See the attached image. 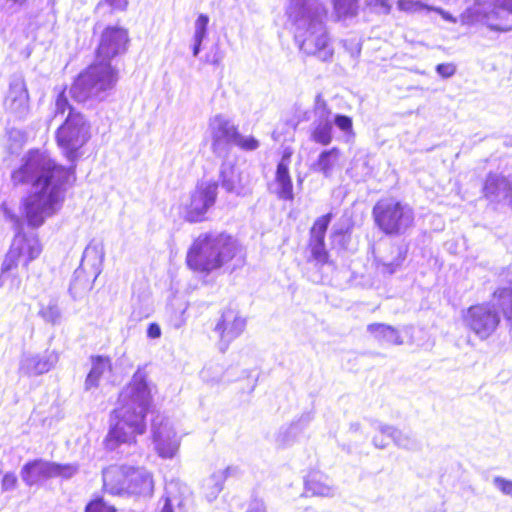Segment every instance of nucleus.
<instances>
[{
    "label": "nucleus",
    "instance_id": "nucleus-41",
    "mask_svg": "<svg viewBox=\"0 0 512 512\" xmlns=\"http://www.w3.org/2000/svg\"><path fill=\"white\" fill-rule=\"evenodd\" d=\"M351 170L354 173L353 176L357 177L359 180H364L372 173V168L369 166L366 157H360L355 159Z\"/></svg>",
    "mask_w": 512,
    "mask_h": 512
},
{
    "label": "nucleus",
    "instance_id": "nucleus-39",
    "mask_svg": "<svg viewBox=\"0 0 512 512\" xmlns=\"http://www.w3.org/2000/svg\"><path fill=\"white\" fill-rule=\"evenodd\" d=\"M392 253L396 255L393 261L383 262L382 266L384 272L393 274L397 268L402 264L406 257V250L402 246L393 247Z\"/></svg>",
    "mask_w": 512,
    "mask_h": 512
},
{
    "label": "nucleus",
    "instance_id": "nucleus-31",
    "mask_svg": "<svg viewBox=\"0 0 512 512\" xmlns=\"http://www.w3.org/2000/svg\"><path fill=\"white\" fill-rule=\"evenodd\" d=\"M277 195L282 200L292 201L294 198L293 185L288 165L281 160L276 169Z\"/></svg>",
    "mask_w": 512,
    "mask_h": 512
},
{
    "label": "nucleus",
    "instance_id": "nucleus-20",
    "mask_svg": "<svg viewBox=\"0 0 512 512\" xmlns=\"http://www.w3.org/2000/svg\"><path fill=\"white\" fill-rule=\"evenodd\" d=\"M14 250L15 255L21 259L24 267L38 258L42 252V246L36 236H27L18 232L10 246Z\"/></svg>",
    "mask_w": 512,
    "mask_h": 512
},
{
    "label": "nucleus",
    "instance_id": "nucleus-28",
    "mask_svg": "<svg viewBox=\"0 0 512 512\" xmlns=\"http://www.w3.org/2000/svg\"><path fill=\"white\" fill-rule=\"evenodd\" d=\"M21 259L18 258L14 250L9 248L0 268V288L4 287L8 282L11 286H18L20 279L18 278L17 269Z\"/></svg>",
    "mask_w": 512,
    "mask_h": 512
},
{
    "label": "nucleus",
    "instance_id": "nucleus-23",
    "mask_svg": "<svg viewBox=\"0 0 512 512\" xmlns=\"http://www.w3.org/2000/svg\"><path fill=\"white\" fill-rule=\"evenodd\" d=\"M56 463L42 459L27 462L21 469V478L28 486L37 484L41 479L54 477L57 472Z\"/></svg>",
    "mask_w": 512,
    "mask_h": 512
},
{
    "label": "nucleus",
    "instance_id": "nucleus-40",
    "mask_svg": "<svg viewBox=\"0 0 512 512\" xmlns=\"http://www.w3.org/2000/svg\"><path fill=\"white\" fill-rule=\"evenodd\" d=\"M177 485V483L170 482L166 486V496L164 497V503L160 512H174V506L181 504L179 498L173 494V490Z\"/></svg>",
    "mask_w": 512,
    "mask_h": 512
},
{
    "label": "nucleus",
    "instance_id": "nucleus-47",
    "mask_svg": "<svg viewBox=\"0 0 512 512\" xmlns=\"http://www.w3.org/2000/svg\"><path fill=\"white\" fill-rule=\"evenodd\" d=\"M367 7L371 9V11L377 14H389L391 11V5L388 0H366L365 1Z\"/></svg>",
    "mask_w": 512,
    "mask_h": 512
},
{
    "label": "nucleus",
    "instance_id": "nucleus-63",
    "mask_svg": "<svg viewBox=\"0 0 512 512\" xmlns=\"http://www.w3.org/2000/svg\"><path fill=\"white\" fill-rule=\"evenodd\" d=\"M351 429H354L355 431L359 429V424L355 423L351 425Z\"/></svg>",
    "mask_w": 512,
    "mask_h": 512
},
{
    "label": "nucleus",
    "instance_id": "nucleus-6",
    "mask_svg": "<svg viewBox=\"0 0 512 512\" xmlns=\"http://www.w3.org/2000/svg\"><path fill=\"white\" fill-rule=\"evenodd\" d=\"M463 25L482 23L490 30L508 32L512 30V0H475L460 15Z\"/></svg>",
    "mask_w": 512,
    "mask_h": 512
},
{
    "label": "nucleus",
    "instance_id": "nucleus-17",
    "mask_svg": "<svg viewBox=\"0 0 512 512\" xmlns=\"http://www.w3.org/2000/svg\"><path fill=\"white\" fill-rule=\"evenodd\" d=\"M246 327V320L239 312L228 308L222 312L221 318L215 326V332L219 335V349L225 352L229 344L238 338Z\"/></svg>",
    "mask_w": 512,
    "mask_h": 512
},
{
    "label": "nucleus",
    "instance_id": "nucleus-12",
    "mask_svg": "<svg viewBox=\"0 0 512 512\" xmlns=\"http://www.w3.org/2000/svg\"><path fill=\"white\" fill-rule=\"evenodd\" d=\"M129 42L128 31L118 26H108L101 33L96 50V59L111 63L118 55L125 53Z\"/></svg>",
    "mask_w": 512,
    "mask_h": 512
},
{
    "label": "nucleus",
    "instance_id": "nucleus-38",
    "mask_svg": "<svg viewBox=\"0 0 512 512\" xmlns=\"http://www.w3.org/2000/svg\"><path fill=\"white\" fill-rule=\"evenodd\" d=\"M397 8L406 13H418L424 10L427 12L431 11V6L420 0H398Z\"/></svg>",
    "mask_w": 512,
    "mask_h": 512
},
{
    "label": "nucleus",
    "instance_id": "nucleus-14",
    "mask_svg": "<svg viewBox=\"0 0 512 512\" xmlns=\"http://www.w3.org/2000/svg\"><path fill=\"white\" fill-rule=\"evenodd\" d=\"M209 127L213 152L218 156L227 154L239 134L237 126L227 116L218 114L210 120Z\"/></svg>",
    "mask_w": 512,
    "mask_h": 512
},
{
    "label": "nucleus",
    "instance_id": "nucleus-60",
    "mask_svg": "<svg viewBox=\"0 0 512 512\" xmlns=\"http://www.w3.org/2000/svg\"><path fill=\"white\" fill-rule=\"evenodd\" d=\"M5 216L7 219H9L11 222L14 223L16 228L19 227L20 221H19V218L17 215H15L14 213H12L8 210H5Z\"/></svg>",
    "mask_w": 512,
    "mask_h": 512
},
{
    "label": "nucleus",
    "instance_id": "nucleus-33",
    "mask_svg": "<svg viewBox=\"0 0 512 512\" xmlns=\"http://www.w3.org/2000/svg\"><path fill=\"white\" fill-rule=\"evenodd\" d=\"M494 298L502 309L505 318L512 325V287L499 288L494 292Z\"/></svg>",
    "mask_w": 512,
    "mask_h": 512
},
{
    "label": "nucleus",
    "instance_id": "nucleus-61",
    "mask_svg": "<svg viewBox=\"0 0 512 512\" xmlns=\"http://www.w3.org/2000/svg\"><path fill=\"white\" fill-rule=\"evenodd\" d=\"M203 41L193 40L192 52L193 56L197 57L201 51V45Z\"/></svg>",
    "mask_w": 512,
    "mask_h": 512
},
{
    "label": "nucleus",
    "instance_id": "nucleus-57",
    "mask_svg": "<svg viewBox=\"0 0 512 512\" xmlns=\"http://www.w3.org/2000/svg\"><path fill=\"white\" fill-rule=\"evenodd\" d=\"M106 2L116 10H125L127 7V0H106Z\"/></svg>",
    "mask_w": 512,
    "mask_h": 512
},
{
    "label": "nucleus",
    "instance_id": "nucleus-3",
    "mask_svg": "<svg viewBox=\"0 0 512 512\" xmlns=\"http://www.w3.org/2000/svg\"><path fill=\"white\" fill-rule=\"evenodd\" d=\"M288 11L299 49L321 61H330L334 49L323 21L326 16L323 4L319 0H289Z\"/></svg>",
    "mask_w": 512,
    "mask_h": 512
},
{
    "label": "nucleus",
    "instance_id": "nucleus-53",
    "mask_svg": "<svg viewBox=\"0 0 512 512\" xmlns=\"http://www.w3.org/2000/svg\"><path fill=\"white\" fill-rule=\"evenodd\" d=\"M57 472L55 473V476H63L65 478L72 477L77 472V466L74 465H60L56 464Z\"/></svg>",
    "mask_w": 512,
    "mask_h": 512
},
{
    "label": "nucleus",
    "instance_id": "nucleus-22",
    "mask_svg": "<svg viewBox=\"0 0 512 512\" xmlns=\"http://www.w3.org/2000/svg\"><path fill=\"white\" fill-rule=\"evenodd\" d=\"M483 193L491 202L512 198V180L500 174L490 173L485 180Z\"/></svg>",
    "mask_w": 512,
    "mask_h": 512
},
{
    "label": "nucleus",
    "instance_id": "nucleus-56",
    "mask_svg": "<svg viewBox=\"0 0 512 512\" xmlns=\"http://www.w3.org/2000/svg\"><path fill=\"white\" fill-rule=\"evenodd\" d=\"M147 336L151 339H157L161 336V328L157 323H150L147 328Z\"/></svg>",
    "mask_w": 512,
    "mask_h": 512
},
{
    "label": "nucleus",
    "instance_id": "nucleus-4",
    "mask_svg": "<svg viewBox=\"0 0 512 512\" xmlns=\"http://www.w3.org/2000/svg\"><path fill=\"white\" fill-rule=\"evenodd\" d=\"M241 252V245L232 235L206 232L193 241L186 262L190 269L208 274L222 268Z\"/></svg>",
    "mask_w": 512,
    "mask_h": 512
},
{
    "label": "nucleus",
    "instance_id": "nucleus-29",
    "mask_svg": "<svg viewBox=\"0 0 512 512\" xmlns=\"http://www.w3.org/2000/svg\"><path fill=\"white\" fill-rule=\"evenodd\" d=\"M340 154V150L337 147L323 150L319 154L317 160L313 163V170L321 173L326 178L331 177L333 170L340 159Z\"/></svg>",
    "mask_w": 512,
    "mask_h": 512
},
{
    "label": "nucleus",
    "instance_id": "nucleus-7",
    "mask_svg": "<svg viewBox=\"0 0 512 512\" xmlns=\"http://www.w3.org/2000/svg\"><path fill=\"white\" fill-rule=\"evenodd\" d=\"M376 226L386 235L404 234L414 222V211L395 198L380 199L373 207Z\"/></svg>",
    "mask_w": 512,
    "mask_h": 512
},
{
    "label": "nucleus",
    "instance_id": "nucleus-5",
    "mask_svg": "<svg viewBox=\"0 0 512 512\" xmlns=\"http://www.w3.org/2000/svg\"><path fill=\"white\" fill-rule=\"evenodd\" d=\"M117 81L118 70L109 62L95 59L76 77L70 88V94L79 103L100 102L109 96Z\"/></svg>",
    "mask_w": 512,
    "mask_h": 512
},
{
    "label": "nucleus",
    "instance_id": "nucleus-62",
    "mask_svg": "<svg viewBox=\"0 0 512 512\" xmlns=\"http://www.w3.org/2000/svg\"><path fill=\"white\" fill-rule=\"evenodd\" d=\"M360 52H361V47L359 45H357L356 51H355V53H353V55L358 56L360 54Z\"/></svg>",
    "mask_w": 512,
    "mask_h": 512
},
{
    "label": "nucleus",
    "instance_id": "nucleus-11",
    "mask_svg": "<svg viewBox=\"0 0 512 512\" xmlns=\"http://www.w3.org/2000/svg\"><path fill=\"white\" fill-rule=\"evenodd\" d=\"M313 113L314 118L309 128L310 140L327 146L333 140L332 111L321 94L315 97Z\"/></svg>",
    "mask_w": 512,
    "mask_h": 512
},
{
    "label": "nucleus",
    "instance_id": "nucleus-37",
    "mask_svg": "<svg viewBox=\"0 0 512 512\" xmlns=\"http://www.w3.org/2000/svg\"><path fill=\"white\" fill-rule=\"evenodd\" d=\"M223 484L222 481H217L216 478H214V473L205 480L203 489L205 497L209 502H212L218 497L223 490Z\"/></svg>",
    "mask_w": 512,
    "mask_h": 512
},
{
    "label": "nucleus",
    "instance_id": "nucleus-32",
    "mask_svg": "<svg viewBox=\"0 0 512 512\" xmlns=\"http://www.w3.org/2000/svg\"><path fill=\"white\" fill-rule=\"evenodd\" d=\"M38 315L46 322L52 325L60 324L62 312L57 299H50L48 302L40 303Z\"/></svg>",
    "mask_w": 512,
    "mask_h": 512
},
{
    "label": "nucleus",
    "instance_id": "nucleus-21",
    "mask_svg": "<svg viewBox=\"0 0 512 512\" xmlns=\"http://www.w3.org/2000/svg\"><path fill=\"white\" fill-rule=\"evenodd\" d=\"M129 466L111 465L102 472L103 486L112 495L126 493L129 479Z\"/></svg>",
    "mask_w": 512,
    "mask_h": 512
},
{
    "label": "nucleus",
    "instance_id": "nucleus-54",
    "mask_svg": "<svg viewBox=\"0 0 512 512\" xmlns=\"http://www.w3.org/2000/svg\"><path fill=\"white\" fill-rule=\"evenodd\" d=\"M246 512H267L265 503L260 499H254L250 502Z\"/></svg>",
    "mask_w": 512,
    "mask_h": 512
},
{
    "label": "nucleus",
    "instance_id": "nucleus-45",
    "mask_svg": "<svg viewBox=\"0 0 512 512\" xmlns=\"http://www.w3.org/2000/svg\"><path fill=\"white\" fill-rule=\"evenodd\" d=\"M85 512H116V509L102 498H97L87 504Z\"/></svg>",
    "mask_w": 512,
    "mask_h": 512
},
{
    "label": "nucleus",
    "instance_id": "nucleus-55",
    "mask_svg": "<svg viewBox=\"0 0 512 512\" xmlns=\"http://www.w3.org/2000/svg\"><path fill=\"white\" fill-rule=\"evenodd\" d=\"M431 11H434V12L438 13L439 15H441V17L445 21H448V22H451V23H456L457 22V18L456 17H454L452 14H450L449 12L445 11L444 9H442L440 7L431 6Z\"/></svg>",
    "mask_w": 512,
    "mask_h": 512
},
{
    "label": "nucleus",
    "instance_id": "nucleus-30",
    "mask_svg": "<svg viewBox=\"0 0 512 512\" xmlns=\"http://www.w3.org/2000/svg\"><path fill=\"white\" fill-rule=\"evenodd\" d=\"M92 367L85 380V389L90 390L99 385L100 378L111 370V361L108 357L94 356L91 358Z\"/></svg>",
    "mask_w": 512,
    "mask_h": 512
},
{
    "label": "nucleus",
    "instance_id": "nucleus-52",
    "mask_svg": "<svg viewBox=\"0 0 512 512\" xmlns=\"http://www.w3.org/2000/svg\"><path fill=\"white\" fill-rule=\"evenodd\" d=\"M314 415L312 411H307L301 414V416L294 422L293 425H296L301 433L303 429H305L308 424L313 420Z\"/></svg>",
    "mask_w": 512,
    "mask_h": 512
},
{
    "label": "nucleus",
    "instance_id": "nucleus-19",
    "mask_svg": "<svg viewBox=\"0 0 512 512\" xmlns=\"http://www.w3.org/2000/svg\"><path fill=\"white\" fill-rule=\"evenodd\" d=\"M332 213H327L315 220L310 229L309 249L311 260L317 265H324L328 262L329 254L325 247V235L332 220Z\"/></svg>",
    "mask_w": 512,
    "mask_h": 512
},
{
    "label": "nucleus",
    "instance_id": "nucleus-13",
    "mask_svg": "<svg viewBox=\"0 0 512 512\" xmlns=\"http://www.w3.org/2000/svg\"><path fill=\"white\" fill-rule=\"evenodd\" d=\"M3 106L14 120L23 121L29 115V93L22 76L11 78Z\"/></svg>",
    "mask_w": 512,
    "mask_h": 512
},
{
    "label": "nucleus",
    "instance_id": "nucleus-49",
    "mask_svg": "<svg viewBox=\"0 0 512 512\" xmlns=\"http://www.w3.org/2000/svg\"><path fill=\"white\" fill-rule=\"evenodd\" d=\"M494 486L501 491L504 495L512 497V480L496 476L493 479Z\"/></svg>",
    "mask_w": 512,
    "mask_h": 512
},
{
    "label": "nucleus",
    "instance_id": "nucleus-35",
    "mask_svg": "<svg viewBox=\"0 0 512 512\" xmlns=\"http://www.w3.org/2000/svg\"><path fill=\"white\" fill-rule=\"evenodd\" d=\"M224 368L222 365L213 363L206 365L201 371V378L208 383L218 384L224 381Z\"/></svg>",
    "mask_w": 512,
    "mask_h": 512
},
{
    "label": "nucleus",
    "instance_id": "nucleus-24",
    "mask_svg": "<svg viewBox=\"0 0 512 512\" xmlns=\"http://www.w3.org/2000/svg\"><path fill=\"white\" fill-rule=\"evenodd\" d=\"M219 180L222 188L230 194L246 195V187L242 184L241 173L230 161H224L219 171Z\"/></svg>",
    "mask_w": 512,
    "mask_h": 512
},
{
    "label": "nucleus",
    "instance_id": "nucleus-48",
    "mask_svg": "<svg viewBox=\"0 0 512 512\" xmlns=\"http://www.w3.org/2000/svg\"><path fill=\"white\" fill-rule=\"evenodd\" d=\"M70 110H75L71 104L68 101V98L65 94V91H62L58 94L56 101H55V116L59 114H64L66 111H68V114L70 113Z\"/></svg>",
    "mask_w": 512,
    "mask_h": 512
},
{
    "label": "nucleus",
    "instance_id": "nucleus-36",
    "mask_svg": "<svg viewBox=\"0 0 512 512\" xmlns=\"http://www.w3.org/2000/svg\"><path fill=\"white\" fill-rule=\"evenodd\" d=\"M300 434L299 429L292 423L287 427H282L278 432L276 442L285 447L293 444Z\"/></svg>",
    "mask_w": 512,
    "mask_h": 512
},
{
    "label": "nucleus",
    "instance_id": "nucleus-50",
    "mask_svg": "<svg viewBox=\"0 0 512 512\" xmlns=\"http://www.w3.org/2000/svg\"><path fill=\"white\" fill-rule=\"evenodd\" d=\"M17 476L12 472H7L4 474L1 481V490L2 492L12 491L17 486Z\"/></svg>",
    "mask_w": 512,
    "mask_h": 512
},
{
    "label": "nucleus",
    "instance_id": "nucleus-25",
    "mask_svg": "<svg viewBox=\"0 0 512 512\" xmlns=\"http://www.w3.org/2000/svg\"><path fill=\"white\" fill-rule=\"evenodd\" d=\"M128 477L127 494L150 496L153 493V477L148 470L129 466Z\"/></svg>",
    "mask_w": 512,
    "mask_h": 512
},
{
    "label": "nucleus",
    "instance_id": "nucleus-44",
    "mask_svg": "<svg viewBox=\"0 0 512 512\" xmlns=\"http://www.w3.org/2000/svg\"><path fill=\"white\" fill-rule=\"evenodd\" d=\"M233 145L245 151H254L259 147V141L253 136H243L239 133Z\"/></svg>",
    "mask_w": 512,
    "mask_h": 512
},
{
    "label": "nucleus",
    "instance_id": "nucleus-16",
    "mask_svg": "<svg viewBox=\"0 0 512 512\" xmlns=\"http://www.w3.org/2000/svg\"><path fill=\"white\" fill-rule=\"evenodd\" d=\"M104 255L103 243L95 239L91 240L83 252L80 266L73 274L70 291L76 288L78 281L86 272L93 275V281H95L102 271Z\"/></svg>",
    "mask_w": 512,
    "mask_h": 512
},
{
    "label": "nucleus",
    "instance_id": "nucleus-58",
    "mask_svg": "<svg viewBox=\"0 0 512 512\" xmlns=\"http://www.w3.org/2000/svg\"><path fill=\"white\" fill-rule=\"evenodd\" d=\"M6 1L11 3L10 8L13 9L14 12L20 10L28 2V0H6Z\"/></svg>",
    "mask_w": 512,
    "mask_h": 512
},
{
    "label": "nucleus",
    "instance_id": "nucleus-9",
    "mask_svg": "<svg viewBox=\"0 0 512 512\" xmlns=\"http://www.w3.org/2000/svg\"><path fill=\"white\" fill-rule=\"evenodd\" d=\"M218 183L215 181H202L190 193L189 201L185 203V220L190 223H199L206 219V214L216 202Z\"/></svg>",
    "mask_w": 512,
    "mask_h": 512
},
{
    "label": "nucleus",
    "instance_id": "nucleus-27",
    "mask_svg": "<svg viewBox=\"0 0 512 512\" xmlns=\"http://www.w3.org/2000/svg\"><path fill=\"white\" fill-rule=\"evenodd\" d=\"M367 331L380 344L402 345L403 338L393 326L384 323H372L367 326Z\"/></svg>",
    "mask_w": 512,
    "mask_h": 512
},
{
    "label": "nucleus",
    "instance_id": "nucleus-34",
    "mask_svg": "<svg viewBox=\"0 0 512 512\" xmlns=\"http://www.w3.org/2000/svg\"><path fill=\"white\" fill-rule=\"evenodd\" d=\"M334 11L339 20L356 16L358 11L357 0H333Z\"/></svg>",
    "mask_w": 512,
    "mask_h": 512
},
{
    "label": "nucleus",
    "instance_id": "nucleus-43",
    "mask_svg": "<svg viewBox=\"0 0 512 512\" xmlns=\"http://www.w3.org/2000/svg\"><path fill=\"white\" fill-rule=\"evenodd\" d=\"M333 124L344 134H353V121L352 118L344 114H332Z\"/></svg>",
    "mask_w": 512,
    "mask_h": 512
},
{
    "label": "nucleus",
    "instance_id": "nucleus-15",
    "mask_svg": "<svg viewBox=\"0 0 512 512\" xmlns=\"http://www.w3.org/2000/svg\"><path fill=\"white\" fill-rule=\"evenodd\" d=\"M374 428L380 433V435H375L372 438L373 445L378 449H385L388 446L384 437L390 438L401 449L408 451H419L421 449L420 441L410 432H404L392 425L380 422H376Z\"/></svg>",
    "mask_w": 512,
    "mask_h": 512
},
{
    "label": "nucleus",
    "instance_id": "nucleus-59",
    "mask_svg": "<svg viewBox=\"0 0 512 512\" xmlns=\"http://www.w3.org/2000/svg\"><path fill=\"white\" fill-rule=\"evenodd\" d=\"M223 60V54L220 52V51H216L212 58L209 60L210 64L214 65V66H219L220 63L222 62Z\"/></svg>",
    "mask_w": 512,
    "mask_h": 512
},
{
    "label": "nucleus",
    "instance_id": "nucleus-1",
    "mask_svg": "<svg viewBox=\"0 0 512 512\" xmlns=\"http://www.w3.org/2000/svg\"><path fill=\"white\" fill-rule=\"evenodd\" d=\"M89 139L90 125L81 113L70 110L56 131L57 144L71 163L69 167L58 164L46 152L38 149L30 150L23 156L21 166L12 172L11 179L14 185L32 186L23 202L29 226L40 227L48 217L59 211L66 187L75 178L80 149Z\"/></svg>",
    "mask_w": 512,
    "mask_h": 512
},
{
    "label": "nucleus",
    "instance_id": "nucleus-46",
    "mask_svg": "<svg viewBox=\"0 0 512 512\" xmlns=\"http://www.w3.org/2000/svg\"><path fill=\"white\" fill-rule=\"evenodd\" d=\"M241 474L242 472L238 466L231 465L223 470L214 472V478H216L217 481H222L224 483L226 479L239 478Z\"/></svg>",
    "mask_w": 512,
    "mask_h": 512
},
{
    "label": "nucleus",
    "instance_id": "nucleus-51",
    "mask_svg": "<svg viewBox=\"0 0 512 512\" xmlns=\"http://www.w3.org/2000/svg\"><path fill=\"white\" fill-rule=\"evenodd\" d=\"M436 72L443 78H450L456 73V66L452 63H441L436 66Z\"/></svg>",
    "mask_w": 512,
    "mask_h": 512
},
{
    "label": "nucleus",
    "instance_id": "nucleus-64",
    "mask_svg": "<svg viewBox=\"0 0 512 512\" xmlns=\"http://www.w3.org/2000/svg\"><path fill=\"white\" fill-rule=\"evenodd\" d=\"M302 512H316V511L312 508H305Z\"/></svg>",
    "mask_w": 512,
    "mask_h": 512
},
{
    "label": "nucleus",
    "instance_id": "nucleus-42",
    "mask_svg": "<svg viewBox=\"0 0 512 512\" xmlns=\"http://www.w3.org/2000/svg\"><path fill=\"white\" fill-rule=\"evenodd\" d=\"M209 17L206 14H200L194 23L193 40L203 41L207 36Z\"/></svg>",
    "mask_w": 512,
    "mask_h": 512
},
{
    "label": "nucleus",
    "instance_id": "nucleus-26",
    "mask_svg": "<svg viewBox=\"0 0 512 512\" xmlns=\"http://www.w3.org/2000/svg\"><path fill=\"white\" fill-rule=\"evenodd\" d=\"M304 486L307 495L330 497L335 494L331 480L318 471H312L306 476Z\"/></svg>",
    "mask_w": 512,
    "mask_h": 512
},
{
    "label": "nucleus",
    "instance_id": "nucleus-10",
    "mask_svg": "<svg viewBox=\"0 0 512 512\" xmlns=\"http://www.w3.org/2000/svg\"><path fill=\"white\" fill-rule=\"evenodd\" d=\"M152 439L155 450L161 458L171 459L178 452L180 438L173 424L166 417L157 415L151 425Z\"/></svg>",
    "mask_w": 512,
    "mask_h": 512
},
{
    "label": "nucleus",
    "instance_id": "nucleus-2",
    "mask_svg": "<svg viewBox=\"0 0 512 512\" xmlns=\"http://www.w3.org/2000/svg\"><path fill=\"white\" fill-rule=\"evenodd\" d=\"M120 407L113 411L109 432L104 440L105 447L113 451L121 444L130 443L135 435L146 430V415L152 404L151 390L146 375L137 370L130 383L119 395Z\"/></svg>",
    "mask_w": 512,
    "mask_h": 512
},
{
    "label": "nucleus",
    "instance_id": "nucleus-8",
    "mask_svg": "<svg viewBox=\"0 0 512 512\" xmlns=\"http://www.w3.org/2000/svg\"><path fill=\"white\" fill-rule=\"evenodd\" d=\"M463 323L480 340L488 339L500 324V314L490 304H477L463 314Z\"/></svg>",
    "mask_w": 512,
    "mask_h": 512
},
{
    "label": "nucleus",
    "instance_id": "nucleus-18",
    "mask_svg": "<svg viewBox=\"0 0 512 512\" xmlns=\"http://www.w3.org/2000/svg\"><path fill=\"white\" fill-rule=\"evenodd\" d=\"M59 361L55 350L43 353H24L19 361L18 372L21 376L33 377L48 373Z\"/></svg>",
    "mask_w": 512,
    "mask_h": 512
}]
</instances>
